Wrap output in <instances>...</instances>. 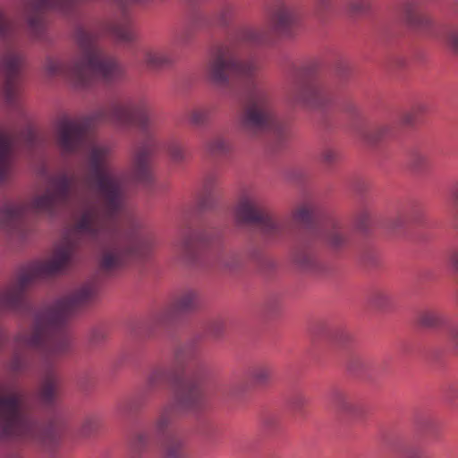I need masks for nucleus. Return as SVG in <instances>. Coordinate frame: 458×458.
<instances>
[{"label": "nucleus", "mask_w": 458, "mask_h": 458, "mask_svg": "<svg viewBox=\"0 0 458 458\" xmlns=\"http://www.w3.org/2000/svg\"><path fill=\"white\" fill-rule=\"evenodd\" d=\"M98 123L139 128L144 139L134 148L131 169L135 181L144 184L149 183L152 178L150 158L156 148L155 124L143 101L114 102L89 117H63L55 124V140L64 154H86L90 174L85 182L99 199V203L83 202L75 233L96 242L100 267L110 271L129 259L145 256L150 243L135 228L123 231L118 221L120 215H127L124 181L110 164V147L96 142L89 134L90 127Z\"/></svg>", "instance_id": "f257e3e1"}, {"label": "nucleus", "mask_w": 458, "mask_h": 458, "mask_svg": "<svg viewBox=\"0 0 458 458\" xmlns=\"http://www.w3.org/2000/svg\"><path fill=\"white\" fill-rule=\"evenodd\" d=\"M298 18L295 8L281 4L272 13L268 27L242 29L234 38L213 48L209 54L206 74L214 86L233 92V79L242 84L246 102L239 114V123L249 135L270 133L281 143L287 137L288 128L277 117L269 92L256 79L259 70L257 60L253 57L242 58L241 46L258 47L267 44L272 31L287 33Z\"/></svg>", "instance_id": "f03ea898"}, {"label": "nucleus", "mask_w": 458, "mask_h": 458, "mask_svg": "<svg viewBox=\"0 0 458 458\" xmlns=\"http://www.w3.org/2000/svg\"><path fill=\"white\" fill-rule=\"evenodd\" d=\"M100 32L120 42H131L134 32L127 16L105 21L98 29L80 25L75 30L78 54L69 62L47 58L45 71L48 76H63L77 88H86L95 80L106 82L122 77L123 68L116 60L105 53L97 44Z\"/></svg>", "instance_id": "7ed1b4c3"}, {"label": "nucleus", "mask_w": 458, "mask_h": 458, "mask_svg": "<svg viewBox=\"0 0 458 458\" xmlns=\"http://www.w3.org/2000/svg\"><path fill=\"white\" fill-rule=\"evenodd\" d=\"M97 294L96 283L88 282L53 305L38 310L31 332L20 334L16 338L17 344L39 352L47 364H52L53 359L69 351L70 336L65 327L67 318L94 301Z\"/></svg>", "instance_id": "20e7f679"}, {"label": "nucleus", "mask_w": 458, "mask_h": 458, "mask_svg": "<svg viewBox=\"0 0 458 458\" xmlns=\"http://www.w3.org/2000/svg\"><path fill=\"white\" fill-rule=\"evenodd\" d=\"M48 189L30 201L7 202L0 208V223L3 226L20 231L27 218L33 215L52 216L58 208L74 203L78 195L74 175L62 171L48 177Z\"/></svg>", "instance_id": "39448f33"}, {"label": "nucleus", "mask_w": 458, "mask_h": 458, "mask_svg": "<svg viewBox=\"0 0 458 458\" xmlns=\"http://www.w3.org/2000/svg\"><path fill=\"white\" fill-rule=\"evenodd\" d=\"M0 437L17 439L51 451L57 444L56 432L28 410L25 395L19 390L0 394Z\"/></svg>", "instance_id": "423d86ee"}, {"label": "nucleus", "mask_w": 458, "mask_h": 458, "mask_svg": "<svg viewBox=\"0 0 458 458\" xmlns=\"http://www.w3.org/2000/svg\"><path fill=\"white\" fill-rule=\"evenodd\" d=\"M77 243L65 240L47 260L21 267L10 284L0 292V310H20L27 307L26 293L38 279L64 271L72 261Z\"/></svg>", "instance_id": "0eeeda50"}, {"label": "nucleus", "mask_w": 458, "mask_h": 458, "mask_svg": "<svg viewBox=\"0 0 458 458\" xmlns=\"http://www.w3.org/2000/svg\"><path fill=\"white\" fill-rule=\"evenodd\" d=\"M318 243L332 250H340L348 244L346 231L337 221H329L317 230L308 231L298 240L292 251V259L296 267L310 273L320 270L315 250Z\"/></svg>", "instance_id": "6e6552de"}, {"label": "nucleus", "mask_w": 458, "mask_h": 458, "mask_svg": "<svg viewBox=\"0 0 458 458\" xmlns=\"http://www.w3.org/2000/svg\"><path fill=\"white\" fill-rule=\"evenodd\" d=\"M20 31L9 21L0 9V76L3 81V94L9 106H15L18 98V81L23 64V54L19 49Z\"/></svg>", "instance_id": "1a4fd4ad"}, {"label": "nucleus", "mask_w": 458, "mask_h": 458, "mask_svg": "<svg viewBox=\"0 0 458 458\" xmlns=\"http://www.w3.org/2000/svg\"><path fill=\"white\" fill-rule=\"evenodd\" d=\"M197 348L192 344L179 346L171 364L157 367L150 372L148 387L156 389L164 386H174L187 371L192 377L188 384L200 388L199 383L206 377L208 369L204 363L197 360Z\"/></svg>", "instance_id": "9d476101"}, {"label": "nucleus", "mask_w": 458, "mask_h": 458, "mask_svg": "<svg viewBox=\"0 0 458 458\" xmlns=\"http://www.w3.org/2000/svg\"><path fill=\"white\" fill-rule=\"evenodd\" d=\"M234 213L239 223L254 225L267 241L283 237L291 228L288 220L274 216L265 210L258 196L251 191L241 194Z\"/></svg>", "instance_id": "9b49d317"}, {"label": "nucleus", "mask_w": 458, "mask_h": 458, "mask_svg": "<svg viewBox=\"0 0 458 458\" xmlns=\"http://www.w3.org/2000/svg\"><path fill=\"white\" fill-rule=\"evenodd\" d=\"M204 402L201 389L195 385H184L176 394L174 403L165 404L154 420L153 428L156 435L165 436L173 424L179 411H198Z\"/></svg>", "instance_id": "f8f14e48"}, {"label": "nucleus", "mask_w": 458, "mask_h": 458, "mask_svg": "<svg viewBox=\"0 0 458 458\" xmlns=\"http://www.w3.org/2000/svg\"><path fill=\"white\" fill-rule=\"evenodd\" d=\"M287 100L293 106L322 108L333 100V94L327 86L296 75L287 91Z\"/></svg>", "instance_id": "ddd939ff"}, {"label": "nucleus", "mask_w": 458, "mask_h": 458, "mask_svg": "<svg viewBox=\"0 0 458 458\" xmlns=\"http://www.w3.org/2000/svg\"><path fill=\"white\" fill-rule=\"evenodd\" d=\"M236 7L233 3H223L212 14L194 13L189 18L187 24L174 33V40L180 44L190 42L196 31L210 26L213 21L221 26H227L233 19Z\"/></svg>", "instance_id": "4468645a"}, {"label": "nucleus", "mask_w": 458, "mask_h": 458, "mask_svg": "<svg viewBox=\"0 0 458 458\" xmlns=\"http://www.w3.org/2000/svg\"><path fill=\"white\" fill-rule=\"evenodd\" d=\"M199 306V297L197 292L191 289L184 290L176 296L171 307L161 311L156 317V323L165 326L172 321L174 316L191 312Z\"/></svg>", "instance_id": "2eb2a0df"}, {"label": "nucleus", "mask_w": 458, "mask_h": 458, "mask_svg": "<svg viewBox=\"0 0 458 458\" xmlns=\"http://www.w3.org/2000/svg\"><path fill=\"white\" fill-rule=\"evenodd\" d=\"M0 134L6 139L12 146V157L10 160V167L12 166L20 144H24L29 148H35L40 142V137L38 132L30 126L27 125L23 130L20 131L14 125H8L0 128Z\"/></svg>", "instance_id": "dca6fc26"}, {"label": "nucleus", "mask_w": 458, "mask_h": 458, "mask_svg": "<svg viewBox=\"0 0 458 458\" xmlns=\"http://www.w3.org/2000/svg\"><path fill=\"white\" fill-rule=\"evenodd\" d=\"M61 394L62 386L58 377L53 372L47 373L39 386V402L45 407L52 408L57 404Z\"/></svg>", "instance_id": "f3484780"}, {"label": "nucleus", "mask_w": 458, "mask_h": 458, "mask_svg": "<svg viewBox=\"0 0 458 458\" xmlns=\"http://www.w3.org/2000/svg\"><path fill=\"white\" fill-rule=\"evenodd\" d=\"M403 14L411 28L426 32L432 27L431 18L421 10L418 1H410L403 4Z\"/></svg>", "instance_id": "a211bd4d"}, {"label": "nucleus", "mask_w": 458, "mask_h": 458, "mask_svg": "<svg viewBox=\"0 0 458 458\" xmlns=\"http://www.w3.org/2000/svg\"><path fill=\"white\" fill-rule=\"evenodd\" d=\"M203 245V239L193 233L183 235L175 244V252L186 261L192 262L197 258L199 248Z\"/></svg>", "instance_id": "6ab92c4d"}, {"label": "nucleus", "mask_w": 458, "mask_h": 458, "mask_svg": "<svg viewBox=\"0 0 458 458\" xmlns=\"http://www.w3.org/2000/svg\"><path fill=\"white\" fill-rule=\"evenodd\" d=\"M143 62L151 69H163L174 64L173 54L164 48L148 47L143 51Z\"/></svg>", "instance_id": "aec40b11"}, {"label": "nucleus", "mask_w": 458, "mask_h": 458, "mask_svg": "<svg viewBox=\"0 0 458 458\" xmlns=\"http://www.w3.org/2000/svg\"><path fill=\"white\" fill-rule=\"evenodd\" d=\"M186 442L177 437H172L164 444L161 453L162 458H187Z\"/></svg>", "instance_id": "412c9836"}, {"label": "nucleus", "mask_w": 458, "mask_h": 458, "mask_svg": "<svg viewBox=\"0 0 458 458\" xmlns=\"http://www.w3.org/2000/svg\"><path fill=\"white\" fill-rule=\"evenodd\" d=\"M333 403L341 413L355 414L358 411V403L355 398L346 392H335L333 396Z\"/></svg>", "instance_id": "4be33fe9"}, {"label": "nucleus", "mask_w": 458, "mask_h": 458, "mask_svg": "<svg viewBox=\"0 0 458 458\" xmlns=\"http://www.w3.org/2000/svg\"><path fill=\"white\" fill-rule=\"evenodd\" d=\"M11 143L0 134V181L4 180L10 170L13 155Z\"/></svg>", "instance_id": "5701e85b"}, {"label": "nucleus", "mask_w": 458, "mask_h": 458, "mask_svg": "<svg viewBox=\"0 0 458 458\" xmlns=\"http://www.w3.org/2000/svg\"><path fill=\"white\" fill-rule=\"evenodd\" d=\"M249 373L250 379L255 385L266 386L272 379L273 369L269 365L260 364L253 367Z\"/></svg>", "instance_id": "b1692460"}, {"label": "nucleus", "mask_w": 458, "mask_h": 458, "mask_svg": "<svg viewBox=\"0 0 458 458\" xmlns=\"http://www.w3.org/2000/svg\"><path fill=\"white\" fill-rule=\"evenodd\" d=\"M392 135L390 125L384 124L362 132V137L369 144H377Z\"/></svg>", "instance_id": "393cba45"}, {"label": "nucleus", "mask_w": 458, "mask_h": 458, "mask_svg": "<svg viewBox=\"0 0 458 458\" xmlns=\"http://www.w3.org/2000/svg\"><path fill=\"white\" fill-rule=\"evenodd\" d=\"M427 105L423 102L415 103L410 110L404 112L401 117V123L405 126L414 125L420 117L426 113Z\"/></svg>", "instance_id": "a878e982"}, {"label": "nucleus", "mask_w": 458, "mask_h": 458, "mask_svg": "<svg viewBox=\"0 0 458 458\" xmlns=\"http://www.w3.org/2000/svg\"><path fill=\"white\" fill-rule=\"evenodd\" d=\"M211 106H199L192 109L189 114L190 122L195 126H203L207 124L213 114Z\"/></svg>", "instance_id": "bb28decb"}, {"label": "nucleus", "mask_w": 458, "mask_h": 458, "mask_svg": "<svg viewBox=\"0 0 458 458\" xmlns=\"http://www.w3.org/2000/svg\"><path fill=\"white\" fill-rule=\"evenodd\" d=\"M394 301L393 293L386 289L375 290L370 297L371 303L378 309L390 307Z\"/></svg>", "instance_id": "cd10ccee"}, {"label": "nucleus", "mask_w": 458, "mask_h": 458, "mask_svg": "<svg viewBox=\"0 0 458 458\" xmlns=\"http://www.w3.org/2000/svg\"><path fill=\"white\" fill-rule=\"evenodd\" d=\"M420 326L428 328H435L440 327L444 323L442 315L435 310H425L419 317Z\"/></svg>", "instance_id": "c85d7f7f"}, {"label": "nucleus", "mask_w": 458, "mask_h": 458, "mask_svg": "<svg viewBox=\"0 0 458 458\" xmlns=\"http://www.w3.org/2000/svg\"><path fill=\"white\" fill-rule=\"evenodd\" d=\"M206 148L208 153L214 156H222L230 151V143L223 137H215L210 140Z\"/></svg>", "instance_id": "c756f323"}, {"label": "nucleus", "mask_w": 458, "mask_h": 458, "mask_svg": "<svg viewBox=\"0 0 458 458\" xmlns=\"http://www.w3.org/2000/svg\"><path fill=\"white\" fill-rule=\"evenodd\" d=\"M311 208L303 204L298 207L293 213V221L299 225H308L311 218Z\"/></svg>", "instance_id": "7c9ffc66"}, {"label": "nucleus", "mask_w": 458, "mask_h": 458, "mask_svg": "<svg viewBox=\"0 0 458 458\" xmlns=\"http://www.w3.org/2000/svg\"><path fill=\"white\" fill-rule=\"evenodd\" d=\"M143 397L141 395H135L124 403H123L120 406V410L123 412H136L142 406Z\"/></svg>", "instance_id": "2f4dec72"}, {"label": "nucleus", "mask_w": 458, "mask_h": 458, "mask_svg": "<svg viewBox=\"0 0 458 458\" xmlns=\"http://www.w3.org/2000/svg\"><path fill=\"white\" fill-rule=\"evenodd\" d=\"M373 0H349L348 8L353 13H364L368 12Z\"/></svg>", "instance_id": "473e14b6"}, {"label": "nucleus", "mask_w": 458, "mask_h": 458, "mask_svg": "<svg viewBox=\"0 0 458 458\" xmlns=\"http://www.w3.org/2000/svg\"><path fill=\"white\" fill-rule=\"evenodd\" d=\"M100 426L99 420L96 417H88L84 420L81 425V434L88 437L96 432Z\"/></svg>", "instance_id": "72a5a7b5"}, {"label": "nucleus", "mask_w": 458, "mask_h": 458, "mask_svg": "<svg viewBox=\"0 0 458 458\" xmlns=\"http://www.w3.org/2000/svg\"><path fill=\"white\" fill-rule=\"evenodd\" d=\"M410 163L414 168H421L428 164V155L422 150H414L411 153Z\"/></svg>", "instance_id": "f704fd0d"}, {"label": "nucleus", "mask_w": 458, "mask_h": 458, "mask_svg": "<svg viewBox=\"0 0 458 458\" xmlns=\"http://www.w3.org/2000/svg\"><path fill=\"white\" fill-rule=\"evenodd\" d=\"M167 151L173 159L180 161L184 157L182 147L175 140H172L167 145Z\"/></svg>", "instance_id": "c9c22d12"}, {"label": "nucleus", "mask_w": 458, "mask_h": 458, "mask_svg": "<svg viewBox=\"0 0 458 458\" xmlns=\"http://www.w3.org/2000/svg\"><path fill=\"white\" fill-rule=\"evenodd\" d=\"M218 185V178L216 174H208L204 181L203 190L206 195H211Z\"/></svg>", "instance_id": "e433bc0d"}, {"label": "nucleus", "mask_w": 458, "mask_h": 458, "mask_svg": "<svg viewBox=\"0 0 458 458\" xmlns=\"http://www.w3.org/2000/svg\"><path fill=\"white\" fill-rule=\"evenodd\" d=\"M338 159V153L332 148H326L321 153V160L326 165H333Z\"/></svg>", "instance_id": "4c0bfd02"}, {"label": "nucleus", "mask_w": 458, "mask_h": 458, "mask_svg": "<svg viewBox=\"0 0 458 458\" xmlns=\"http://www.w3.org/2000/svg\"><path fill=\"white\" fill-rule=\"evenodd\" d=\"M219 263L222 267L232 269L237 266L236 257L233 254H224L219 258Z\"/></svg>", "instance_id": "58836bf2"}, {"label": "nucleus", "mask_w": 458, "mask_h": 458, "mask_svg": "<svg viewBox=\"0 0 458 458\" xmlns=\"http://www.w3.org/2000/svg\"><path fill=\"white\" fill-rule=\"evenodd\" d=\"M370 221V214L368 210H362L360 211L356 218L357 225L364 230L368 227Z\"/></svg>", "instance_id": "ea45409f"}, {"label": "nucleus", "mask_w": 458, "mask_h": 458, "mask_svg": "<svg viewBox=\"0 0 458 458\" xmlns=\"http://www.w3.org/2000/svg\"><path fill=\"white\" fill-rule=\"evenodd\" d=\"M446 43L454 51L458 52V29L453 30L447 34Z\"/></svg>", "instance_id": "a19ab883"}, {"label": "nucleus", "mask_w": 458, "mask_h": 458, "mask_svg": "<svg viewBox=\"0 0 458 458\" xmlns=\"http://www.w3.org/2000/svg\"><path fill=\"white\" fill-rule=\"evenodd\" d=\"M447 337L450 344L458 351V325L449 328Z\"/></svg>", "instance_id": "79ce46f5"}, {"label": "nucleus", "mask_w": 458, "mask_h": 458, "mask_svg": "<svg viewBox=\"0 0 458 458\" xmlns=\"http://www.w3.org/2000/svg\"><path fill=\"white\" fill-rule=\"evenodd\" d=\"M146 1L147 0H114L116 4L123 11L125 10L129 5L135 4H142Z\"/></svg>", "instance_id": "37998d69"}, {"label": "nucleus", "mask_w": 458, "mask_h": 458, "mask_svg": "<svg viewBox=\"0 0 458 458\" xmlns=\"http://www.w3.org/2000/svg\"><path fill=\"white\" fill-rule=\"evenodd\" d=\"M335 338L339 344H344L350 338V334L345 330H339L335 333Z\"/></svg>", "instance_id": "c03bdc74"}, {"label": "nucleus", "mask_w": 458, "mask_h": 458, "mask_svg": "<svg viewBox=\"0 0 458 458\" xmlns=\"http://www.w3.org/2000/svg\"><path fill=\"white\" fill-rule=\"evenodd\" d=\"M24 363V360L21 358L19 355H16L13 359L12 367L14 370H21L23 369Z\"/></svg>", "instance_id": "a18cd8bd"}, {"label": "nucleus", "mask_w": 458, "mask_h": 458, "mask_svg": "<svg viewBox=\"0 0 458 458\" xmlns=\"http://www.w3.org/2000/svg\"><path fill=\"white\" fill-rule=\"evenodd\" d=\"M449 261L453 267L458 270V249L450 254Z\"/></svg>", "instance_id": "49530a36"}, {"label": "nucleus", "mask_w": 458, "mask_h": 458, "mask_svg": "<svg viewBox=\"0 0 458 458\" xmlns=\"http://www.w3.org/2000/svg\"><path fill=\"white\" fill-rule=\"evenodd\" d=\"M148 442V437L144 435H139L135 441V446L137 448H140L141 446L145 445Z\"/></svg>", "instance_id": "de8ad7c7"}, {"label": "nucleus", "mask_w": 458, "mask_h": 458, "mask_svg": "<svg viewBox=\"0 0 458 458\" xmlns=\"http://www.w3.org/2000/svg\"><path fill=\"white\" fill-rule=\"evenodd\" d=\"M304 402H305L304 397H301V396L297 397L295 402H294V405L296 407L300 408L304 403Z\"/></svg>", "instance_id": "09e8293b"}, {"label": "nucleus", "mask_w": 458, "mask_h": 458, "mask_svg": "<svg viewBox=\"0 0 458 458\" xmlns=\"http://www.w3.org/2000/svg\"><path fill=\"white\" fill-rule=\"evenodd\" d=\"M453 199L454 201L458 202V187L453 191Z\"/></svg>", "instance_id": "8fccbe9b"}, {"label": "nucleus", "mask_w": 458, "mask_h": 458, "mask_svg": "<svg viewBox=\"0 0 458 458\" xmlns=\"http://www.w3.org/2000/svg\"><path fill=\"white\" fill-rule=\"evenodd\" d=\"M403 223V219L400 217V218H398V222L394 223V224L393 225V226H394V227H398V226H400Z\"/></svg>", "instance_id": "3c124183"}, {"label": "nucleus", "mask_w": 458, "mask_h": 458, "mask_svg": "<svg viewBox=\"0 0 458 458\" xmlns=\"http://www.w3.org/2000/svg\"><path fill=\"white\" fill-rule=\"evenodd\" d=\"M321 6H325L328 0H317Z\"/></svg>", "instance_id": "603ef678"}, {"label": "nucleus", "mask_w": 458, "mask_h": 458, "mask_svg": "<svg viewBox=\"0 0 458 458\" xmlns=\"http://www.w3.org/2000/svg\"><path fill=\"white\" fill-rule=\"evenodd\" d=\"M4 334L0 331V344H2V342L4 341Z\"/></svg>", "instance_id": "864d4df0"}]
</instances>
